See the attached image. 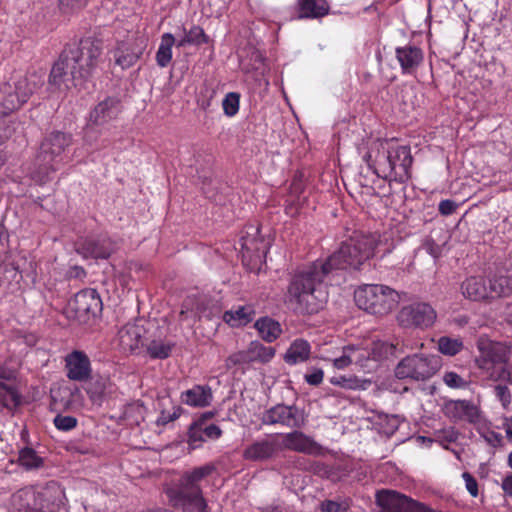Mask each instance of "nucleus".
Listing matches in <instances>:
<instances>
[{
    "mask_svg": "<svg viewBox=\"0 0 512 512\" xmlns=\"http://www.w3.org/2000/svg\"><path fill=\"white\" fill-rule=\"evenodd\" d=\"M438 349L444 355L454 356L463 349V343L459 339L443 336L438 340Z\"/></svg>",
    "mask_w": 512,
    "mask_h": 512,
    "instance_id": "4c0bfd02",
    "label": "nucleus"
},
{
    "mask_svg": "<svg viewBox=\"0 0 512 512\" xmlns=\"http://www.w3.org/2000/svg\"><path fill=\"white\" fill-rule=\"evenodd\" d=\"M213 465H205L186 472L180 479V483L186 486H199V482L214 471Z\"/></svg>",
    "mask_w": 512,
    "mask_h": 512,
    "instance_id": "c9c22d12",
    "label": "nucleus"
},
{
    "mask_svg": "<svg viewBox=\"0 0 512 512\" xmlns=\"http://www.w3.org/2000/svg\"><path fill=\"white\" fill-rule=\"evenodd\" d=\"M175 44V37L171 33H165L161 37L159 48L156 52L157 65L167 67L172 59V47Z\"/></svg>",
    "mask_w": 512,
    "mask_h": 512,
    "instance_id": "2f4dec72",
    "label": "nucleus"
},
{
    "mask_svg": "<svg viewBox=\"0 0 512 512\" xmlns=\"http://www.w3.org/2000/svg\"><path fill=\"white\" fill-rule=\"evenodd\" d=\"M76 251L84 258L107 259L114 251V244L105 236L88 237L78 244Z\"/></svg>",
    "mask_w": 512,
    "mask_h": 512,
    "instance_id": "a211bd4d",
    "label": "nucleus"
},
{
    "mask_svg": "<svg viewBox=\"0 0 512 512\" xmlns=\"http://www.w3.org/2000/svg\"><path fill=\"white\" fill-rule=\"evenodd\" d=\"M349 507L347 501L337 502L327 499L320 503V510L322 512H347Z\"/></svg>",
    "mask_w": 512,
    "mask_h": 512,
    "instance_id": "49530a36",
    "label": "nucleus"
},
{
    "mask_svg": "<svg viewBox=\"0 0 512 512\" xmlns=\"http://www.w3.org/2000/svg\"><path fill=\"white\" fill-rule=\"evenodd\" d=\"M443 381L451 388H461L466 385V381L455 372H446L443 376Z\"/></svg>",
    "mask_w": 512,
    "mask_h": 512,
    "instance_id": "09e8293b",
    "label": "nucleus"
},
{
    "mask_svg": "<svg viewBox=\"0 0 512 512\" xmlns=\"http://www.w3.org/2000/svg\"><path fill=\"white\" fill-rule=\"evenodd\" d=\"M121 111V102L117 97H107L90 112L89 123L84 130V140L92 144L97 137V127L115 119Z\"/></svg>",
    "mask_w": 512,
    "mask_h": 512,
    "instance_id": "1a4fd4ad",
    "label": "nucleus"
},
{
    "mask_svg": "<svg viewBox=\"0 0 512 512\" xmlns=\"http://www.w3.org/2000/svg\"><path fill=\"white\" fill-rule=\"evenodd\" d=\"M326 0H298V19L321 18L329 13Z\"/></svg>",
    "mask_w": 512,
    "mask_h": 512,
    "instance_id": "a878e982",
    "label": "nucleus"
},
{
    "mask_svg": "<svg viewBox=\"0 0 512 512\" xmlns=\"http://www.w3.org/2000/svg\"><path fill=\"white\" fill-rule=\"evenodd\" d=\"M323 377V370L321 368L313 367L310 372L305 374L304 379L309 385L318 386L322 383Z\"/></svg>",
    "mask_w": 512,
    "mask_h": 512,
    "instance_id": "603ef678",
    "label": "nucleus"
},
{
    "mask_svg": "<svg viewBox=\"0 0 512 512\" xmlns=\"http://www.w3.org/2000/svg\"><path fill=\"white\" fill-rule=\"evenodd\" d=\"M204 437L212 440H216L221 437L222 430L218 425L209 424L202 426Z\"/></svg>",
    "mask_w": 512,
    "mask_h": 512,
    "instance_id": "13d9d810",
    "label": "nucleus"
},
{
    "mask_svg": "<svg viewBox=\"0 0 512 512\" xmlns=\"http://www.w3.org/2000/svg\"><path fill=\"white\" fill-rule=\"evenodd\" d=\"M442 366L439 355L413 354L404 357L395 368L398 379L425 381L434 376Z\"/></svg>",
    "mask_w": 512,
    "mask_h": 512,
    "instance_id": "423d86ee",
    "label": "nucleus"
},
{
    "mask_svg": "<svg viewBox=\"0 0 512 512\" xmlns=\"http://www.w3.org/2000/svg\"><path fill=\"white\" fill-rule=\"evenodd\" d=\"M311 354V345L307 340L296 339L284 354V361L289 365H296L307 361Z\"/></svg>",
    "mask_w": 512,
    "mask_h": 512,
    "instance_id": "bb28decb",
    "label": "nucleus"
},
{
    "mask_svg": "<svg viewBox=\"0 0 512 512\" xmlns=\"http://www.w3.org/2000/svg\"><path fill=\"white\" fill-rule=\"evenodd\" d=\"M497 398L500 400L504 407L511 403V393L506 385H497L494 388Z\"/></svg>",
    "mask_w": 512,
    "mask_h": 512,
    "instance_id": "864d4df0",
    "label": "nucleus"
},
{
    "mask_svg": "<svg viewBox=\"0 0 512 512\" xmlns=\"http://www.w3.org/2000/svg\"><path fill=\"white\" fill-rule=\"evenodd\" d=\"M174 507L186 512H208V505L202 496L200 486H186L179 483V487L169 493Z\"/></svg>",
    "mask_w": 512,
    "mask_h": 512,
    "instance_id": "9b49d317",
    "label": "nucleus"
},
{
    "mask_svg": "<svg viewBox=\"0 0 512 512\" xmlns=\"http://www.w3.org/2000/svg\"><path fill=\"white\" fill-rule=\"evenodd\" d=\"M69 308L79 322L86 323L101 315L103 304L95 289L86 288L75 294L69 302Z\"/></svg>",
    "mask_w": 512,
    "mask_h": 512,
    "instance_id": "9d476101",
    "label": "nucleus"
},
{
    "mask_svg": "<svg viewBox=\"0 0 512 512\" xmlns=\"http://www.w3.org/2000/svg\"><path fill=\"white\" fill-rule=\"evenodd\" d=\"M53 423L58 430L70 431L77 426V418L70 415L58 414L55 416Z\"/></svg>",
    "mask_w": 512,
    "mask_h": 512,
    "instance_id": "37998d69",
    "label": "nucleus"
},
{
    "mask_svg": "<svg viewBox=\"0 0 512 512\" xmlns=\"http://www.w3.org/2000/svg\"><path fill=\"white\" fill-rule=\"evenodd\" d=\"M252 363L251 358L249 357L248 350L238 351L236 353L231 354L225 361L226 367L228 369L240 365V364H248Z\"/></svg>",
    "mask_w": 512,
    "mask_h": 512,
    "instance_id": "de8ad7c7",
    "label": "nucleus"
},
{
    "mask_svg": "<svg viewBox=\"0 0 512 512\" xmlns=\"http://www.w3.org/2000/svg\"><path fill=\"white\" fill-rule=\"evenodd\" d=\"M480 356L476 362L480 368H485L491 364H506L511 355V346L505 342H496L489 339H480L478 341Z\"/></svg>",
    "mask_w": 512,
    "mask_h": 512,
    "instance_id": "2eb2a0df",
    "label": "nucleus"
},
{
    "mask_svg": "<svg viewBox=\"0 0 512 512\" xmlns=\"http://www.w3.org/2000/svg\"><path fill=\"white\" fill-rule=\"evenodd\" d=\"M347 351H355V347L349 345L343 348L342 356L335 358L333 361V364L336 368L343 369L353 362L352 357L347 354Z\"/></svg>",
    "mask_w": 512,
    "mask_h": 512,
    "instance_id": "3c124183",
    "label": "nucleus"
},
{
    "mask_svg": "<svg viewBox=\"0 0 512 512\" xmlns=\"http://www.w3.org/2000/svg\"><path fill=\"white\" fill-rule=\"evenodd\" d=\"M459 436V432L454 428L444 429L439 431L437 437L441 442L453 443L456 442Z\"/></svg>",
    "mask_w": 512,
    "mask_h": 512,
    "instance_id": "4d7b16f0",
    "label": "nucleus"
},
{
    "mask_svg": "<svg viewBox=\"0 0 512 512\" xmlns=\"http://www.w3.org/2000/svg\"><path fill=\"white\" fill-rule=\"evenodd\" d=\"M89 0H58V7L64 14L74 13L84 8Z\"/></svg>",
    "mask_w": 512,
    "mask_h": 512,
    "instance_id": "c03bdc74",
    "label": "nucleus"
},
{
    "mask_svg": "<svg viewBox=\"0 0 512 512\" xmlns=\"http://www.w3.org/2000/svg\"><path fill=\"white\" fill-rule=\"evenodd\" d=\"M68 274H69V277H71V278H82L86 275V272L82 267L74 266V267L70 268Z\"/></svg>",
    "mask_w": 512,
    "mask_h": 512,
    "instance_id": "69168bd1",
    "label": "nucleus"
},
{
    "mask_svg": "<svg viewBox=\"0 0 512 512\" xmlns=\"http://www.w3.org/2000/svg\"><path fill=\"white\" fill-rule=\"evenodd\" d=\"M462 294L472 301L508 296L512 292L509 276L485 279L479 276L467 278L461 285Z\"/></svg>",
    "mask_w": 512,
    "mask_h": 512,
    "instance_id": "39448f33",
    "label": "nucleus"
},
{
    "mask_svg": "<svg viewBox=\"0 0 512 512\" xmlns=\"http://www.w3.org/2000/svg\"><path fill=\"white\" fill-rule=\"evenodd\" d=\"M462 477L465 481L467 491L471 496L477 497L479 493L477 480L469 472H464Z\"/></svg>",
    "mask_w": 512,
    "mask_h": 512,
    "instance_id": "5fc2aeb1",
    "label": "nucleus"
},
{
    "mask_svg": "<svg viewBox=\"0 0 512 512\" xmlns=\"http://www.w3.org/2000/svg\"><path fill=\"white\" fill-rule=\"evenodd\" d=\"M183 31L185 35L178 41L177 47H184L188 44L199 46L206 44L209 41V37L205 34L204 30L200 26L195 25L188 31L183 28Z\"/></svg>",
    "mask_w": 512,
    "mask_h": 512,
    "instance_id": "f704fd0d",
    "label": "nucleus"
},
{
    "mask_svg": "<svg viewBox=\"0 0 512 512\" xmlns=\"http://www.w3.org/2000/svg\"><path fill=\"white\" fill-rule=\"evenodd\" d=\"M376 239L372 235H356L343 242L325 260H317L291 275L285 293V304L300 315H313L323 309L327 294L324 280L348 268L359 269L373 256Z\"/></svg>",
    "mask_w": 512,
    "mask_h": 512,
    "instance_id": "f257e3e1",
    "label": "nucleus"
},
{
    "mask_svg": "<svg viewBox=\"0 0 512 512\" xmlns=\"http://www.w3.org/2000/svg\"><path fill=\"white\" fill-rule=\"evenodd\" d=\"M330 383L336 386H340L344 389L356 390L364 389V383H366V381L362 382L357 377L352 376H334L330 379Z\"/></svg>",
    "mask_w": 512,
    "mask_h": 512,
    "instance_id": "58836bf2",
    "label": "nucleus"
},
{
    "mask_svg": "<svg viewBox=\"0 0 512 512\" xmlns=\"http://www.w3.org/2000/svg\"><path fill=\"white\" fill-rule=\"evenodd\" d=\"M71 144V136L60 132L53 131L49 133L41 142L39 151L36 156V164L45 174L49 171H55V163L61 160L64 150Z\"/></svg>",
    "mask_w": 512,
    "mask_h": 512,
    "instance_id": "0eeeda50",
    "label": "nucleus"
},
{
    "mask_svg": "<svg viewBox=\"0 0 512 512\" xmlns=\"http://www.w3.org/2000/svg\"><path fill=\"white\" fill-rule=\"evenodd\" d=\"M103 47V38L97 33L66 45L52 66L49 83L58 89L84 88L99 63Z\"/></svg>",
    "mask_w": 512,
    "mask_h": 512,
    "instance_id": "f03ea898",
    "label": "nucleus"
},
{
    "mask_svg": "<svg viewBox=\"0 0 512 512\" xmlns=\"http://www.w3.org/2000/svg\"><path fill=\"white\" fill-rule=\"evenodd\" d=\"M182 408L180 406H173L172 411L162 410L156 420L158 426H165L168 423L175 421L180 417Z\"/></svg>",
    "mask_w": 512,
    "mask_h": 512,
    "instance_id": "a18cd8bd",
    "label": "nucleus"
},
{
    "mask_svg": "<svg viewBox=\"0 0 512 512\" xmlns=\"http://www.w3.org/2000/svg\"><path fill=\"white\" fill-rule=\"evenodd\" d=\"M265 425L281 424L288 428L299 429L305 423L302 410L295 405L277 404L265 411L262 417Z\"/></svg>",
    "mask_w": 512,
    "mask_h": 512,
    "instance_id": "f8f14e48",
    "label": "nucleus"
},
{
    "mask_svg": "<svg viewBox=\"0 0 512 512\" xmlns=\"http://www.w3.org/2000/svg\"><path fill=\"white\" fill-rule=\"evenodd\" d=\"M483 437L486 440V442L493 447H498L502 444L503 437L498 432L491 430V431L486 432L483 435Z\"/></svg>",
    "mask_w": 512,
    "mask_h": 512,
    "instance_id": "052dcab7",
    "label": "nucleus"
},
{
    "mask_svg": "<svg viewBox=\"0 0 512 512\" xmlns=\"http://www.w3.org/2000/svg\"><path fill=\"white\" fill-rule=\"evenodd\" d=\"M457 207L458 205L456 204V202H454L453 200L446 199L442 200L439 203L438 210L442 215L448 216L453 214L456 211Z\"/></svg>",
    "mask_w": 512,
    "mask_h": 512,
    "instance_id": "bf43d9fd",
    "label": "nucleus"
},
{
    "mask_svg": "<svg viewBox=\"0 0 512 512\" xmlns=\"http://www.w3.org/2000/svg\"><path fill=\"white\" fill-rule=\"evenodd\" d=\"M364 159L369 168L385 180L405 183L411 177L413 157L409 146L379 142L376 154L368 153Z\"/></svg>",
    "mask_w": 512,
    "mask_h": 512,
    "instance_id": "7ed1b4c3",
    "label": "nucleus"
},
{
    "mask_svg": "<svg viewBox=\"0 0 512 512\" xmlns=\"http://www.w3.org/2000/svg\"><path fill=\"white\" fill-rule=\"evenodd\" d=\"M215 416L214 411H206L200 414L193 422L199 426L208 425L207 422Z\"/></svg>",
    "mask_w": 512,
    "mask_h": 512,
    "instance_id": "e2e57ef3",
    "label": "nucleus"
},
{
    "mask_svg": "<svg viewBox=\"0 0 512 512\" xmlns=\"http://www.w3.org/2000/svg\"><path fill=\"white\" fill-rule=\"evenodd\" d=\"M145 48L146 39L143 37L119 42L114 51L115 63L122 69L130 68L141 58Z\"/></svg>",
    "mask_w": 512,
    "mask_h": 512,
    "instance_id": "dca6fc26",
    "label": "nucleus"
},
{
    "mask_svg": "<svg viewBox=\"0 0 512 512\" xmlns=\"http://www.w3.org/2000/svg\"><path fill=\"white\" fill-rule=\"evenodd\" d=\"M35 84L21 77L14 83L0 86V117H7L18 110L33 94Z\"/></svg>",
    "mask_w": 512,
    "mask_h": 512,
    "instance_id": "6e6552de",
    "label": "nucleus"
},
{
    "mask_svg": "<svg viewBox=\"0 0 512 512\" xmlns=\"http://www.w3.org/2000/svg\"><path fill=\"white\" fill-rule=\"evenodd\" d=\"M505 426V432H506V436L507 438L512 441V417L509 418L506 423L504 424Z\"/></svg>",
    "mask_w": 512,
    "mask_h": 512,
    "instance_id": "774afa93",
    "label": "nucleus"
},
{
    "mask_svg": "<svg viewBox=\"0 0 512 512\" xmlns=\"http://www.w3.org/2000/svg\"><path fill=\"white\" fill-rule=\"evenodd\" d=\"M212 391L207 385H195L181 394V401L193 407H205L211 403Z\"/></svg>",
    "mask_w": 512,
    "mask_h": 512,
    "instance_id": "393cba45",
    "label": "nucleus"
},
{
    "mask_svg": "<svg viewBox=\"0 0 512 512\" xmlns=\"http://www.w3.org/2000/svg\"><path fill=\"white\" fill-rule=\"evenodd\" d=\"M254 327L260 337L268 343L276 340L282 332L279 322L270 317H261L255 322Z\"/></svg>",
    "mask_w": 512,
    "mask_h": 512,
    "instance_id": "c756f323",
    "label": "nucleus"
},
{
    "mask_svg": "<svg viewBox=\"0 0 512 512\" xmlns=\"http://www.w3.org/2000/svg\"><path fill=\"white\" fill-rule=\"evenodd\" d=\"M400 293L382 284H364L354 291V301L365 312L383 316L393 311L400 301Z\"/></svg>",
    "mask_w": 512,
    "mask_h": 512,
    "instance_id": "20e7f679",
    "label": "nucleus"
},
{
    "mask_svg": "<svg viewBox=\"0 0 512 512\" xmlns=\"http://www.w3.org/2000/svg\"><path fill=\"white\" fill-rule=\"evenodd\" d=\"M239 103L240 95L238 93H228L222 102L224 113L229 117L236 115L239 110Z\"/></svg>",
    "mask_w": 512,
    "mask_h": 512,
    "instance_id": "79ce46f5",
    "label": "nucleus"
},
{
    "mask_svg": "<svg viewBox=\"0 0 512 512\" xmlns=\"http://www.w3.org/2000/svg\"><path fill=\"white\" fill-rule=\"evenodd\" d=\"M436 312L427 303H416L405 306L398 315L400 324L404 327H416L425 329L433 325Z\"/></svg>",
    "mask_w": 512,
    "mask_h": 512,
    "instance_id": "ddd939ff",
    "label": "nucleus"
},
{
    "mask_svg": "<svg viewBox=\"0 0 512 512\" xmlns=\"http://www.w3.org/2000/svg\"><path fill=\"white\" fill-rule=\"evenodd\" d=\"M491 377L495 381H504L508 384H512V372L506 366H501L497 371L491 374Z\"/></svg>",
    "mask_w": 512,
    "mask_h": 512,
    "instance_id": "6e6d98bb",
    "label": "nucleus"
},
{
    "mask_svg": "<svg viewBox=\"0 0 512 512\" xmlns=\"http://www.w3.org/2000/svg\"><path fill=\"white\" fill-rule=\"evenodd\" d=\"M18 463L26 470H36L44 466V458L31 447H24L18 453Z\"/></svg>",
    "mask_w": 512,
    "mask_h": 512,
    "instance_id": "473e14b6",
    "label": "nucleus"
},
{
    "mask_svg": "<svg viewBox=\"0 0 512 512\" xmlns=\"http://www.w3.org/2000/svg\"><path fill=\"white\" fill-rule=\"evenodd\" d=\"M147 353L153 359H166L170 356L175 344L152 340L145 344Z\"/></svg>",
    "mask_w": 512,
    "mask_h": 512,
    "instance_id": "e433bc0d",
    "label": "nucleus"
},
{
    "mask_svg": "<svg viewBox=\"0 0 512 512\" xmlns=\"http://www.w3.org/2000/svg\"><path fill=\"white\" fill-rule=\"evenodd\" d=\"M67 377L73 381H87L91 373V363L88 356L82 351H73L66 359Z\"/></svg>",
    "mask_w": 512,
    "mask_h": 512,
    "instance_id": "4be33fe9",
    "label": "nucleus"
},
{
    "mask_svg": "<svg viewBox=\"0 0 512 512\" xmlns=\"http://www.w3.org/2000/svg\"><path fill=\"white\" fill-rule=\"evenodd\" d=\"M396 58L404 74H413L424 59L423 51L412 45L396 48Z\"/></svg>",
    "mask_w": 512,
    "mask_h": 512,
    "instance_id": "5701e85b",
    "label": "nucleus"
},
{
    "mask_svg": "<svg viewBox=\"0 0 512 512\" xmlns=\"http://www.w3.org/2000/svg\"><path fill=\"white\" fill-rule=\"evenodd\" d=\"M142 320L127 323L118 332V345L123 353L138 354L148 341Z\"/></svg>",
    "mask_w": 512,
    "mask_h": 512,
    "instance_id": "4468645a",
    "label": "nucleus"
},
{
    "mask_svg": "<svg viewBox=\"0 0 512 512\" xmlns=\"http://www.w3.org/2000/svg\"><path fill=\"white\" fill-rule=\"evenodd\" d=\"M502 489L508 496L512 497V474L503 479Z\"/></svg>",
    "mask_w": 512,
    "mask_h": 512,
    "instance_id": "0e129e2a",
    "label": "nucleus"
},
{
    "mask_svg": "<svg viewBox=\"0 0 512 512\" xmlns=\"http://www.w3.org/2000/svg\"><path fill=\"white\" fill-rule=\"evenodd\" d=\"M21 127L19 121L0 117V136L1 142L11 138Z\"/></svg>",
    "mask_w": 512,
    "mask_h": 512,
    "instance_id": "ea45409f",
    "label": "nucleus"
},
{
    "mask_svg": "<svg viewBox=\"0 0 512 512\" xmlns=\"http://www.w3.org/2000/svg\"><path fill=\"white\" fill-rule=\"evenodd\" d=\"M240 241L242 250H244L249 257H255L259 260L262 257H265L268 249V242L263 238L247 235L242 236Z\"/></svg>",
    "mask_w": 512,
    "mask_h": 512,
    "instance_id": "7c9ffc66",
    "label": "nucleus"
},
{
    "mask_svg": "<svg viewBox=\"0 0 512 512\" xmlns=\"http://www.w3.org/2000/svg\"><path fill=\"white\" fill-rule=\"evenodd\" d=\"M2 392H6L10 395L11 400L15 406L19 405V403H20L19 396L16 393V391L12 387H10L7 384H5L4 382L0 381V395L2 394Z\"/></svg>",
    "mask_w": 512,
    "mask_h": 512,
    "instance_id": "680f3d73",
    "label": "nucleus"
},
{
    "mask_svg": "<svg viewBox=\"0 0 512 512\" xmlns=\"http://www.w3.org/2000/svg\"><path fill=\"white\" fill-rule=\"evenodd\" d=\"M502 269L512 276V252L509 253L508 257L503 261Z\"/></svg>",
    "mask_w": 512,
    "mask_h": 512,
    "instance_id": "338daca9",
    "label": "nucleus"
},
{
    "mask_svg": "<svg viewBox=\"0 0 512 512\" xmlns=\"http://www.w3.org/2000/svg\"><path fill=\"white\" fill-rule=\"evenodd\" d=\"M187 442L192 449H196L205 441L202 427L192 422L187 431Z\"/></svg>",
    "mask_w": 512,
    "mask_h": 512,
    "instance_id": "a19ab883",
    "label": "nucleus"
},
{
    "mask_svg": "<svg viewBox=\"0 0 512 512\" xmlns=\"http://www.w3.org/2000/svg\"><path fill=\"white\" fill-rule=\"evenodd\" d=\"M255 311L252 306H240L236 310H229L223 314V320L231 327H240L253 320Z\"/></svg>",
    "mask_w": 512,
    "mask_h": 512,
    "instance_id": "c85d7f7f",
    "label": "nucleus"
},
{
    "mask_svg": "<svg viewBox=\"0 0 512 512\" xmlns=\"http://www.w3.org/2000/svg\"><path fill=\"white\" fill-rule=\"evenodd\" d=\"M36 493L39 512H67L65 494L58 483L50 482Z\"/></svg>",
    "mask_w": 512,
    "mask_h": 512,
    "instance_id": "f3484780",
    "label": "nucleus"
},
{
    "mask_svg": "<svg viewBox=\"0 0 512 512\" xmlns=\"http://www.w3.org/2000/svg\"><path fill=\"white\" fill-rule=\"evenodd\" d=\"M251 362L268 363L275 356V349L270 346H264L259 341H252L248 348Z\"/></svg>",
    "mask_w": 512,
    "mask_h": 512,
    "instance_id": "72a5a7b5",
    "label": "nucleus"
},
{
    "mask_svg": "<svg viewBox=\"0 0 512 512\" xmlns=\"http://www.w3.org/2000/svg\"><path fill=\"white\" fill-rule=\"evenodd\" d=\"M283 445L286 449L299 453L309 455H319L322 453V446L319 443L298 430L285 434L283 438Z\"/></svg>",
    "mask_w": 512,
    "mask_h": 512,
    "instance_id": "412c9836",
    "label": "nucleus"
},
{
    "mask_svg": "<svg viewBox=\"0 0 512 512\" xmlns=\"http://www.w3.org/2000/svg\"><path fill=\"white\" fill-rule=\"evenodd\" d=\"M445 416L454 422L467 421L477 423L480 418V411L476 405L467 400H449L443 408Z\"/></svg>",
    "mask_w": 512,
    "mask_h": 512,
    "instance_id": "6ab92c4d",
    "label": "nucleus"
},
{
    "mask_svg": "<svg viewBox=\"0 0 512 512\" xmlns=\"http://www.w3.org/2000/svg\"><path fill=\"white\" fill-rule=\"evenodd\" d=\"M110 386L111 383L107 377L100 375L93 376L89 377L86 392L94 404L101 405Z\"/></svg>",
    "mask_w": 512,
    "mask_h": 512,
    "instance_id": "cd10ccee",
    "label": "nucleus"
},
{
    "mask_svg": "<svg viewBox=\"0 0 512 512\" xmlns=\"http://www.w3.org/2000/svg\"><path fill=\"white\" fill-rule=\"evenodd\" d=\"M281 450V445L275 439H262L248 445L243 451V458L253 462H264L274 458Z\"/></svg>",
    "mask_w": 512,
    "mask_h": 512,
    "instance_id": "aec40b11",
    "label": "nucleus"
},
{
    "mask_svg": "<svg viewBox=\"0 0 512 512\" xmlns=\"http://www.w3.org/2000/svg\"><path fill=\"white\" fill-rule=\"evenodd\" d=\"M423 249L433 258L437 259L442 253V246L432 238L427 237L422 245Z\"/></svg>",
    "mask_w": 512,
    "mask_h": 512,
    "instance_id": "8fccbe9b",
    "label": "nucleus"
},
{
    "mask_svg": "<svg viewBox=\"0 0 512 512\" xmlns=\"http://www.w3.org/2000/svg\"><path fill=\"white\" fill-rule=\"evenodd\" d=\"M37 493L33 489H20L10 499L9 512H39Z\"/></svg>",
    "mask_w": 512,
    "mask_h": 512,
    "instance_id": "b1692460",
    "label": "nucleus"
}]
</instances>
